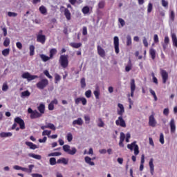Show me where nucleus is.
I'll return each instance as SVG.
<instances>
[{"label": "nucleus", "instance_id": "30", "mask_svg": "<svg viewBox=\"0 0 177 177\" xmlns=\"http://www.w3.org/2000/svg\"><path fill=\"white\" fill-rule=\"evenodd\" d=\"M90 10H91V9L89 8V6H88L83 7V8L82 9V12L83 15L89 14Z\"/></svg>", "mask_w": 177, "mask_h": 177}, {"label": "nucleus", "instance_id": "2", "mask_svg": "<svg viewBox=\"0 0 177 177\" xmlns=\"http://www.w3.org/2000/svg\"><path fill=\"white\" fill-rule=\"evenodd\" d=\"M48 85H49V80H48V79H43L36 84V86L38 89H45Z\"/></svg>", "mask_w": 177, "mask_h": 177}, {"label": "nucleus", "instance_id": "42", "mask_svg": "<svg viewBox=\"0 0 177 177\" xmlns=\"http://www.w3.org/2000/svg\"><path fill=\"white\" fill-rule=\"evenodd\" d=\"M29 157H32V158H35L36 160H41V158L40 155H36L35 153H29Z\"/></svg>", "mask_w": 177, "mask_h": 177}, {"label": "nucleus", "instance_id": "7", "mask_svg": "<svg viewBox=\"0 0 177 177\" xmlns=\"http://www.w3.org/2000/svg\"><path fill=\"white\" fill-rule=\"evenodd\" d=\"M130 89H131V95L128 94V97L131 96L133 97V95L135 93V91L136 89V84H135V79H131L130 82Z\"/></svg>", "mask_w": 177, "mask_h": 177}, {"label": "nucleus", "instance_id": "6", "mask_svg": "<svg viewBox=\"0 0 177 177\" xmlns=\"http://www.w3.org/2000/svg\"><path fill=\"white\" fill-rule=\"evenodd\" d=\"M21 77L22 78H24V80H27L28 81H32L33 80L38 78V75H32L28 72L23 73Z\"/></svg>", "mask_w": 177, "mask_h": 177}, {"label": "nucleus", "instance_id": "39", "mask_svg": "<svg viewBox=\"0 0 177 177\" xmlns=\"http://www.w3.org/2000/svg\"><path fill=\"white\" fill-rule=\"evenodd\" d=\"M62 154V153L60 152H53L50 153L48 155V157H59V156H60Z\"/></svg>", "mask_w": 177, "mask_h": 177}, {"label": "nucleus", "instance_id": "63", "mask_svg": "<svg viewBox=\"0 0 177 177\" xmlns=\"http://www.w3.org/2000/svg\"><path fill=\"white\" fill-rule=\"evenodd\" d=\"M120 140H125V133H124V132L120 133Z\"/></svg>", "mask_w": 177, "mask_h": 177}, {"label": "nucleus", "instance_id": "56", "mask_svg": "<svg viewBox=\"0 0 177 177\" xmlns=\"http://www.w3.org/2000/svg\"><path fill=\"white\" fill-rule=\"evenodd\" d=\"M104 5H105L104 1H100L98 3L99 9H103V8H104Z\"/></svg>", "mask_w": 177, "mask_h": 177}, {"label": "nucleus", "instance_id": "47", "mask_svg": "<svg viewBox=\"0 0 177 177\" xmlns=\"http://www.w3.org/2000/svg\"><path fill=\"white\" fill-rule=\"evenodd\" d=\"M9 89V86H8L7 83H3L2 86V91L3 92H6Z\"/></svg>", "mask_w": 177, "mask_h": 177}, {"label": "nucleus", "instance_id": "60", "mask_svg": "<svg viewBox=\"0 0 177 177\" xmlns=\"http://www.w3.org/2000/svg\"><path fill=\"white\" fill-rule=\"evenodd\" d=\"M8 16H9V17H16V16H17V13L8 12Z\"/></svg>", "mask_w": 177, "mask_h": 177}, {"label": "nucleus", "instance_id": "19", "mask_svg": "<svg viewBox=\"0 0 177 177\" xmlns=\"http://www.w3.org/2000/svg\"><path fill=\"white\" fill-rule=\"evenodd\" d=\"M32 168H34V165H30L28 168L22 167L21 171L27 172V174H31V172H32Z\"/></svg>", "mask_w": 177, "mask_h": 177}, {"label": "nucleus", "instance_id": "45", "mask_svg": "<svg viewBox=\"0 0 177 177\" xmlns=\"http://www.w3.org/2000/svg\"><path fill=\"white\" fill-rule=\"evenodd\" d=\"M50 165H56L57 162H56V158H50L49 160Z\"/></svg>", "mask_w": 177, "mask_h": 177}, {"label": "nucleus", "instance_id": "3", "mask_svg": "<svg viewBox=\"0 0 177 177\" xmlns=\"http://www.w3.org/2000/svg\"><path fill=\"white\" fill-rule=\"evenodd\" d=\"M71 147L68 145H65L63 146V150L65 151V153H68V154H70L71 156H74L77 153V149L75 147H72L71 149H70Z\"/></svg>", "mask_w": 177, "mask_h": 177}, {"label": "nucleus", "instance_id": "59", "mask_svg": "<svg viewBox=\"0 0 177 177\" xmlns=\"http://www.w3.org/2000/svg\"><path fill=\"white\" fill-rule=\"evenodd\" d=\"M16 46H17V48L18 49H19L20 50H21V49H23V44H22L21 42H19V41H17V42L16 43Z\"/></svg>", "mask_w": 177, "mask_h": 177}, {"label": "nucleus", "instance_id": "16", "mask_svg": "<svg viewBox=\"0 0 177 177\" xmlns=\"http://www.w3.org/2000/svg\"><path fill=\"white\" fill-rule=\"evenodd\" d=\"M64 15L68 21H70V20H71V12H70V10H68V8H64Z\"/></svg>", "mask_w": 177, "mask_h": 177}, {"label": "nucleus", "instance_id": "15", "mask_svg": "<svg viewBox=\"0 0 177 177\" xmlns=\"http://www.w3.org/2000/svg\"><path fill=\"white\" fill-rule=\"evenodd\" d=\"M118 107L120 109H118V115L122 116L124 113H125V109L124 108V105L122 104L119 103L118 104Z\"/></svg>", "mask_w": 177, "mask_h": 177}, {"label": "nucleus", "instance_id": "61", "mask_svg": "<svg viewBox=\"0 0 177 177\" xmlns=\"http://www.w3.org/2000/svg\"><path fill=\"white\" fill-rule=\"evenodd\" d=\"M160 142L162 144V145H164V134L162 133H160Z\"/></svg>", "mask_w": 177, "mask_h": 177}, {"label": "nucleus", "instance_id": "25", "mask_svg": "<svg viewBox=\"0 0 177 177\" xmlns=\"http://www.w3.org/2000/svg\"><path fill=\"white\" fill-rule=\"evenodd\" d=\"M84 161L86 162V164H88V165L93 166L95 165V162H92V158H91L89 156H86L84 158Z\"/></svg>", "mask_w": 177, "mask_h": 177}, {"label": "nucleus", "instance_id": "22", "mask_svg": "<svg viewBox=\"0 0 177 177\" xmlns=\"http://www.w3.org/2000/svg\"><path fill=\"white\" fill-rule=\"evenodd\" d=\"M39 10L40 13L41 15H44V16L46 15V14L48 13V10L46 9V7H45L44 6H41L39 8Z\"/></svg>", "mask_w": 177, "mask_h": 177}, {"label": "nucleus", "instance_id": "43", "mask_svg": "<svg viewBox=\"0 0 177 177\" xmlns=\"http://www.w3.org/2000/svg\"><path fill=\"white\" fill-rule=\"evenodd\" d=\"M31 93L28 91H26L21 93V97H28Z\"/></svg>", "mask_w": 177, "mask_h": 177}, {"label": "nucleus", "instance_id": "20", "mask_svg": "<svg viewBox=\"0 0 177 177\" xmlns=\"http://www.w3.org/2000/svg\"><path fill=\"white\" fill-rule=\"evenodd\" d=\"M25 145H26V146H28V147H30L31 150H35V149H38V147L37 146V145H35L31 142L26 141L25 142Z\"/></svg>", "mask_w": 177, "mask_h": 177}, {"label": "nucleus", "instance_id": "33", "mask_svg": "<svg viewBox=\"0 0 177 177\" xmlns=\"http://www.w3.org/2000/svg\"><path fill=\"white\" fill-rule=\"evenodd\" d=\"M30 49V56H34L35 53V46L34 45H30L29 47Z\"/></svg>", "mask_w": 177, "mask_h": 177}, {"label": "nucleus", "instance_id": "17", "mask_svg": "<svg viewBox=\"0 0 177 177\" xmlns=\"http://www.w3.org/2000/svg\"><path fill=\"white\" fill-rule=\"evenodd\" d=\"M170 129L171 133H175V131H176V126L175 125V120L171 119L170 121Z\"/></svg>", "mask_w": 177, "mask_h": 177}, {"label": "nucleus", "instance_id": "49", "mask_svg": "<svg viewBox=\"0 0 177 177\" xmlns=\"http://www.w3.org/2000/svg\"><path fill=\"white\" fill-rule=\"evenodd\" d=\"M152 10H153V4L151 3H149L148 7H147V13H151Z\"/></svg>", "mask_w": 177, "mask_h": 177}, {"label": "nucleus", "instance_id": "10", "mask_svg": "<svg viewBox=\"0 0 177 177\" xmlns=\"http://www.w3.org/2000/svg\"><path fill=\"white\" fill-rule=\"evenodd\" d=\"M160 75L162 80V84H167L168 81V72L164 69H160Z\"/></svg>", "mask_w": 177, "mask_h": 177}, {"label": "nucleus", "instance_id": "44", "mask_svg": "<svg viewBox=\"0 0 177 177\" xmlns=\"http://www.w3.org/2000/svg\"><path fill=\"white\" fill-rule=\"evenodd\" d=\"M81 88H84L86 86V82H85V77H83L80 80Z\"/></svg>", "mask_w": 177, "mask_h": 177}, {"label": "nucleus", "instance_id": "37", "mask_svg": "<svg viewBox=\"0 0 177 177\" xmlns=\"http://www.w3.org/2000/svg\"><path fill=\"white\" fill-rule=\"evenodd\" d=\"M40 57L43 62H48L50 59H52L50 57L46 56L44 54L40 55Z\"/></svg>", "mask_w": 177, "mask_h": 177}, {"label": "nucleus", "instance_id": "40", "mask_svg": "<svg viewBox=\"0 0 177 177\" xmlns=\"http://www.w3.org/2000/svg\"><path fill=\"white\" fill-rule=\"evenodd\" d=\"M9 45H10V39L8 37H6L3 41V46L7 48Z\"/></svg>", "mask_w": 177, "mask_h": 177}, {"label": "nucleus", "instance_id": "14", "mask_svg": "<svg viewBox=\"0 0 177 177\" xmlns=\"http://www.w3.org/2000/svg\"><path fill=\"white\" fill-rule=\"evenodd\" d=\"M97 50L99 56L101 57H104L106 56V51H104V49H103L102 46H97Z\"/></svg>", "mask_w": 177, "mask_h": 177}, {"label": "nucleus", "instance_id": "52", "mask_svg": "<svg viewBox=\"0 0 177 177\" xmlns=\"http://www.w3.org/2000/svg\"><path fill=\"white\" fill-rule=\"evenodd\" d=\"M50 133H52L51 131H48V130H44L42 132V136H49V135H50Z\"/></svg>", "mask_w": 177, "mask_h": 177}, {"label": "nucleus", "instance_id": "53", "mask_svg": "<svg viewBox=\"0 0 177 177\" xmlns=\"http://www.w3.org/2000/svg\"><path fill=\"white\" fill-rule=\"evenodd\" d=\"M151 75L153 77V82L154 84H156V85H158V80L157 79V77H156V76L154 75V73H151Z\"/></svg>", "mask_w": 177, "mask_h": 177}, {"label": "nucleus", "instance_id": "13", "mask_svg": "<svg viewBox=\"0 0 177 177\" xmlns=\"http://www.w3.org/2000/svg\"><path fill=\"white\" fill-rule=\"evenodd\" d=\"M46 41V36L45 35H37V42H40V44H45Z\"/></svg>", "mask_w": 177, "mask_h": 177}, {"label": "nucleus", "instance_id": "50", "mask_svg": "<svg viewBox=\"0 0 177 177\" xmlns=\"http://www.w3.org/2000/svg\"><path fill=\"white\" fill-rule=\"evenodd\" d=\"M98 123L97 125L100 127V128H103L104 127V122H103V120H102V118L98 119Z\"/></svg>", "mask_w": 177, "mask_h": 177}, {"label": "nucleus", "instance_id": "31", "mask_svg": "<svg viewBox=\"0 0 177 177\" xmlns=\"http://www.w3.org/2000/svg\"><path fill=\"white\" fill-rule=\"evenodd\" d=\"M149 55L151 57L152 60H154V59H156V50L153 48L149 49Z\"/></svg>", "mask_w": 177, "mask_h": 177}, {"label": "nucleus", "instance_id": "23", "mask_svg": "<svg viewBox=\"0 0 177 177\" xmlns=\"http://www.w3.org/2000/svg\"><path fill=\"white\" fill-rule=\"evenodd\" d=\"M37 109L39 111V114H45V104H40L39 106L37 107Z\"/></svg>", "mask_w": 177, "mask_h": 177}, {"label": "nucleus", "instance_id": "62", "mask_svg": "<svg viewBox=\"0 0 177 177\" xmlns=\"http://www.w3.org/2000/svg\"><path fill=\"white\" fill-rule=\"evenodd\" d=\"M118 21L122 27H124L125 26V21H124L122 18H119Z\"/></svg>", "mask_w": 177, "mask_h": 177}, {"label": "nucleus", "instance_id": "1", "mask_svg": "<svg viewBox=\"0 0 177 177\" xmlns=\"http://www.w3.org/2000/svg\"><path fill=\"white\" fill-rule=\"evenodd\" d=\"M28 113L30 114L31 120H35V118H39L42 117V115L38 112L37 110H32L31 108L28 109Z\"/></svg>", "mask_w": 177, "mask_h": 177}, {"label": "nucleus", "instance_id": "51", "mask_svg": "<svg viewBox=\"0 0 177 177\" xmlns=\"http://www.w3.org/2000/svg\"><path fill=\"white\" fill-rule=\"evenodd\" d=\"M66 139L68 142H72L73 141V134L71 133H68L66 136Z\"/></svg>", "mask_w": 177, "mask_h": 177}, {"label": "nucleus", "instance_id": "26", "mask_svg": "<svg viewBox=\"0 0 177 177\" xmlns=\"http://www.w3.org/2000/svg\"><path fill=\"white\" fill-rule=\"evenodd\" d=\"M95 99H99V96H100V89L98 86L95 87V91H93Z\"/></svg>", "mask_w": 177, "mask_h": 177}, {"label": "nucleus", "instance_id": "4", "mask_svg": "<svg viewBox=\"0 0 177 177\" xmlns=\"http://www.w3.org/2000/svg\"><path fill=\"white\" fill-rule=\"evenodd\" d=\"M127 148L129 149V150H133L134 149V154L135 156H138L139 154V146L136 145V142L134 141L131 144L127 145Z\"/></svg>", "mask_w": 177, "mask_h": 177}, {"label": "nucleus", "instance_id": "12", "mask_svg": "<svg viewBox=\"0 0 177 177\" xmlns=\"http://www.w3.org/2000/svg\"><path fill=\"white\" fill-rule=\"evenodd\" d=\"M149 127H152L154 128L156 125H157V121H156V118H154V115H151L149 118Z\"/></svg>", "mask_w": 177, "mask_h": 177}, {"label": "nucleus", "instance_id": "9", "mask_svg": "<svg viewBox=\"0 0 177 177\" xmlns=\"http://www.w3.org/2000/svg\"><path fill=\"white\" fill-rule=\"evenodd\" d=\"M115 124L119 127H122V128H127V123H125V120H124V118L121 115L118 117L115 121Z\"/></svg>", "mask_w": 177, "mask_h": 177}, {"label": "nucleus", "instance_id": "36", "mask_svg": "<svg viewBox=\"0 0 177 177\" xmlns=\"http://www.w3.org/2000/svg\"><path fill=\"white\" fill-rule=\"evenodd\" d=\"M56 53H57V50H56V48H52L50 50V57L51 59H53V56H55V55H56Z\"/></svg>", "mask_w": 177, "mask_h": 177}, {"label": "nucleus", "instance_id": "24", "mask_svg": "<svg viewBox=\"0 0 177 177\" xmlns=\"http://www.w3.org/2000/svg\"><path fill=\"white\" fill-rule=\"evenodd\" d=\"M57 164H64V165H67V164H68V160L66 159V158L58 159Z\"/></svg>", "mask_w": 177, "mask_h": 177}, {"label": "nucleus", "instance_id": "28", "mask_svg": "<svg viewBox=\"0 0 177 177\" xmlns=\"http://www.w3.org/2000/svg\"><path fill=\"white\" fill-rule=\"evenodd\" d=\"M132 70V62L131 59L129 60L127 65L125 67V71L129 73V71Z\"/></svg>", "mask_w": 177, "mask_h": 177}, {"label": "nucleus", "instance_id": "41", "mask_svg": "<svg viewBox=\"0 0 177 177\" xmlns=\"http://www.w3.org/2000/svg\"><path fill=\"white\" fill-rule=\"evenodd\" d=\"M149 92H150L151 95L152 96H153V99H154L155 102H157L158 98H157V95H156V91H154V90H153L151 88H149Z\"/></svg>", "mask_w": 177, "mask_h": 177}, {"label": "nucleus", "instance_id": "46", "mask_svg": "<svg viewBox=\"0 0 177 177\" xmlns=\"http://www.w3.org/2000/svg\"><path fill=\"white\" fill-rule=\"evenodd\" d=\"M60 80H62V77L59 74L56 73L55 75V84H57V82H59V81H60Z\"/></svg>", "mask_w": 177, "mask_h": 177}, {"label": "nucleus", "instance_id": "11", "mask_svg": "<svg viewBox=\"0 0 177 177\" xmlns=\"http://www.w3.org/2000/svg\"><path fill=\"white\" fill-rule=\"evenodd\" d=\"M15 122L19 124L21 129H26V124H24V120L20 117H17L15 118Z\"/></svg>", "mask_w": 177, "mask_h": 177}, {"label": "nucleus", "instance_id": "27", "mask_svg": "<svg viewBox=\"0 0 177 177\" xmlns=\"http://www.w3.org/2000/svg\"><path fill=\"white\" fill-rule=\"evenodd\" d=\"M171 39L174 46H176V48H177V37L175 33L171 34Z\"/></svg>", "mask_w": 177, "mask_h": 177}, {"label": "nucleus", "instance_id": "55", "mask_svg": "<svg viewBox=\"0 0 177 177\" xmlns=\"http://www.w3.org/2000/svg\"><path fill=\"white\" fill-rule=\"evenodd\" d=\"M82 35H88V28L86 26L82 28Z\"/></svg>", "mask_w": 177, "mask_h": 177}, {"label": "nucleus", "instance_id": "18", "mask_svg": "<svg viewBox=\"0 0 177 177\" xmlns=\"http://www.w3.org/2000/svg\"><path fill=\"white\" fill-rule=\"evenodd\" d=\"M153 161H154V159L151 158L149 162L151 175H154V164L153 163Z\"/></svg>", "mask_w": 177, "mask_h": 177}, {"label": "nucleus", "instance_id": "5", "mask_svg": "<svg viewBox=\"0 0 177 177\" xmlns=\"http://www.w3.org/2000/svg\"><path fill=\"white\" fill-rule=\"evenodd\" d=\"M59 63L63 68H66V67H68V58L66 55H61Z\"/></svg>", "mask_w": 177, "mask_h": 177}, {"label": "nucleus", "instance_id": "38", "mask_svg": "<svg viewBox=\"0 0 177 177\" xmlns=\"http://www.w3.org/2000/svg\"><path fill=\"white\" fill-rule=\"evenodd\" d=\"M47 128L52 129V131H56V127L52 123H46Z\"/></svg>", "mask_w": 177, "mask_h": 177}, {"label": "nucleus", "instance_id": "34", "mask_svg": "<svg viewBox=\"0 0 177 177\" xmlns=\"http://www.w3.org/2000/svg\"><path fill=\"white\" fill-rule=\"evenodd\" d=\"M1 53H2L3 56H5V57H6V56H9V53H10V49L6 48L2 50Z\"/></svg>", "mask_w": 177, "mask_h": 177}, {"label": "nucleus", "instance_id": "8", "mask_svg": "<svg viewBox=\"0 0 177 177\" xmlns=\"http://www.w3.org/2000/svg\"><path fill=\"white\" fill-rule=\"evenodd\" d=\"M113 45L115 53H120V39L117 36L113 38Z\"/></svg>", "mask_w": 177, "mask_h": 177}, {"label": "nucleus", "instance_id": "57", "mask_svg": "<svg viewBox=\"0 0 177 177\" xmlns=\"http://www.w3.org/2000/svg\"><path fill=\"white\" fill-rule=\"evenodd\" d=\"M44 74L46 75V77H48L50 80H52V75L49 74V71L48 70H46L44 71Z\"/></svg>", "mask_w": 177, "mask_h": 177}, {"label": "nucleus", "instance_id": "64", "mask_svg": "<svg viewBox=\"0 0 177 177\" xmlns=\"http://www.w3.org/2000/svg\"><path fill=\"white\" fill-rule=\"evenodd\" d=\"M164 44H169V37L168 36H166L164 39Z\"/></svg>", "mask_w": 177, "mask_h": 177}, {"label": "nucleus", "instance_id": "58", "mask_svg": "<svg viewBox=\"0 0 177 177\" xmlns=\"http://www.w3.org/2000/svg\"><path fill=\"white\" fill-rule=\"evenodd\" d=\"M144 46H145V48H147L149 46V43L147 42V39H146L145 37H143V40H142Z\"/></svg>", "mask_w": 177, "mask_h": 177}, {"label": "nucleus", "instance_id": "21", "mask_svg": "<svg viewBox=\"0 0 177 177\" xmlns=\"http://www.w3.org/2000/svg\"><path fill=\"white\" fill-rule=\"evenodd\" d=\"M84 124V121L82 120V118H79L77 120H75L73 121V125H82Z\"/></svg>", "mask_w": 177, "mask_h": 177}, {"label": "nucleus", "instance_id": "35", "mask_svg": "<svg viewBox=\"0 0 177 177\" xmlns=\"http://www.w3.org/2000/svg\"><path fill=\"white\" fill-rule=\"evenodd\" d=\"M132 45V37H131V35L127 36V46H131Z\"/></svg>", "mask_w": 177, "mask_h": 177}, {"label": "nucleus", "instance_id": "54", "mask_svg": "<svg viewBox=\"0 0 177 177\" xmlns=\"http://www.w3.org/2000/svg\"><path fill=\"white\" fill-rule=\"evenodd\" d=\"M85 96L86 97H88V99H89V97H91V96H92V91L91 90H88L85 92Z\"/></svg>", "mask_w": 177, "mask_h": 177}, {"label": "nucleus", "instance_id": "48", "mask_svg": "<svg viewBox=\"0 0 177 177\" xmlns=\"http://www.w3.org/2000/svg\"><path fill=\"white\" fill-rule=\"evenodd\" d=\"M169 18L171 20V21H175V12H174V10H171L170 12Z\"/></svg>", "mask_w": 177, "mask_h": 177}, {"label": "nucleus", "instance_id": "29", "mask_svg": "<svg viewBox=\"0 0 177 177\" xmlns=\"http://www.w3.org/2000/svg\"><path fill=\"white\" fill-rule=\"evenodd\" d=\"M70 46H71L72 48H75V49H78V48H81V46H82V44L81 43H70Z\"/></svg>", "mask_w": 177, "mask_h": 177}, {"label": "nucleus", "instance_id": "32", "mask_svg": "<svg viewBox=\"0 0 177 177\" xmlns=\"http://www.w3.org/2000/svg\"><path fill=\"white\" fill-rule=\"evenodd\" d=\"M12 133L10 132H8V133H6V132H1L0 133V136L1 138H9L10 136H12Z\"/></svg>", "mask_w": 177, "mask_h": 177}]
</instances>
